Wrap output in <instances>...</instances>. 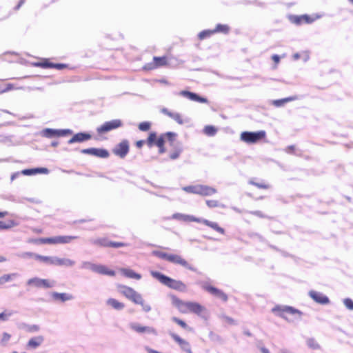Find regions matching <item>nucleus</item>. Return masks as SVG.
<instances>
[{"label": "nucleus", "instance_id": "nucleus-20", "mask_svg": "<svg viewBox=\"0 0 353 353\" xmlns=\"http://www.w3.org/2000/svg\"><path fill=\"white\" fill-rule=\"evenodd\" d=\"M172 219L179 220L183 222H198L200 221V218H196L192 215L185 214L181 213H174L172 216Z\"/></svg>", "mask_w": 353, "mask_h": 353}, {"label": "nucleus", "instance_id": "nucleus-26", "mask_svg": "<svg viewBox=\"0 0 353 353\" xmlns=\"http://www.w3.org/2000/svg\"><path fill=\"white\" fill-rule=\"evenodd\" d=\"M106 304L107 305L118 311L122 310L125 307V305L123 303L113 298L107 299Z\"/></svg>", "mask_w": 353, "mask_h": 353}, {"label": "nucleus", "instance_id": "nucleus-10", "mask_svg": "<svg viewBox=\"0 0 353 353\" xmlns=\"http://www.w3.org/2000/svg\"><path fill=\"white\" fill-rule=\"evenodd\" d=\"M123 123L120 119H114L105 122L97 128L99 134H103L122 126Z\"/></svg>", "mask_w": 353, "mask_h": 353}, {"label": "nucleus", "instance_id": "nucleus-40", "mask_svg": "<svg viewBox=\"0 0 353 353\" xmlns=\"http://www.w3.org/2000/svg\"><path fill=\"white\" fill-rule=\"evenodd\" d=\"M96 265H97L96 263H93L90 261H83L81 264V268L82 269L90 270L94 272L95 268H96Z\"/></svg>", "mask_w": 353, "mask_h": 353}, {"label": "nucleus", "instance_id": "nucleus-59", "mask_svg": "<svg viewBox=\"0 0 353 353\" xmlns=\"http://www.w3.org/2000/svg\"><path fill=\"white\" fill-rule=\"evenodd\" d=\"M30 332H37L39 330V327L37 325H33L28 329Z\"/></svg>", "mask_w": 353, "mask_h": 353}, {"label": "nucleus", "instance_id": "nucleus-24", "mask_svg": "<svg viewBox=\"0 0 353 353\" xmlns=\"http://www.w3.org/2000/svg\"><path fill=\"white\" fill-rule=\"evenodd\" d=\"M96 273L104 274V275H108L113 276L115 275V272L114 270H110L108 268L107 266L101 265V264H97L95 272Z\"/></svg>", "mask_w": 353, "mask_h": 353}, {"label": "nucleus", "instance_id": "nucleus-14", "mask_svg": "<svg viewBox=\"0 0 353 353\" xmlns=\"http://www.w3.org/2000/svg\"><path fill=\"white\" fill-rule=\"evenodd\" d=\"M202 288L211 294L221 299L223 301H226L228 300V296L224 292L213 286L204 283L202 285Z\"/></svg>", "mask_w": 353, "mask_h": 353}, {"label": "nucleus", "instance_id": "nucleus-49", "mask_svg": "<svg viewBox=\"0 0 353 353\" xmlns=\"http://www.w3.org/2000/svg\"><path fill=\"white\" fill-rule=\"evenodd\" d=\"M150 126H151V124L150 122L145 121V122H142V123H139V129L141 131L145 132V131H148L150 128Z\"/></svg>", "mask_w": 353, "mask_h": 353}, {"label": "nucleus", "instance_id": "nucleus-33", "mask_svg": "<svg viewBox=\"0 0 353 353\" xmlns=\"http://www.w3.org/2000/svg\"><path fill=\"white\" fill-rule=\"evenodd\" d=\"M297 99H298V97L296 96L295 97H290L284 98L282 99L274 100V101H273L272 103L276 107H281V106L283 105L285 103L294 101Z\"/></svg>", "mask_w": 353, "mask_h": 353}, {"label": "nucleus", "instance_id": "nucleus-11", "mask_svg": "<svg viewBox=\"0 0 353 353\" xmlns=\"http://www.w3.org/2000/svg\"><path fill=\"white\" fill-rule=\"evenodd\" d=\"M170 336L172 339L179 345L181 350L185 353H192L191 345L188 341L182 339L179 335L174 332H170Z\"/></svg>", "mask_w": 353, "mask_h": 353}, {"label": "nucleus", "instance_id": "nucleus-52", "mask_svg": "<svg viewBox=\"0 0 353 353\" xmlns=\"http://www.w3.org/2000/svg\"><path fill=\"white\" fill-rule=\"evenodd\" d=\"M343 303L348 310H353V301L351 299H345L343 300Z\"/></svg>", "mask_w": 353, "mask_h": 353}, {"label": "nucleus", "instance_id": "nucleus-51", "mask_svg": "<svg viewBox=\"0 0 353 353\" xmlns=\"http://www.w3.org/2000/svg\"><path fill=\"white\" fill-rule=\"evenodd\" d=\"M14 221H11L9 223H6L3 221H0V229L6 230L9 229L14 225Z\"/></svg>", "mask_w": 353, "mask_h": 353}, {"label": "nucleus", "instance_id": "nucleus-27", "mask_svg": "<svg viewBox=\"0 0 353 353\" xmlns=\"http://www.w3.org/2000/svg\"><path fill=\"white\" fill-rule=\"evenodd\" d=\"M75 265V261L68 258H57V266H63L65 268H72Z\"/></svg>", "mask_w": 353, "mask_h": 353}, {"label": "nucleus", "instance_id": "nucleus-31", "mask_svg": "<svg viewBox=\"0 0 353 353\" xmlns=\"http://www.w3.org/2000/svg\"><path fill=\"white\" fill-rule=\"evenodd\" d=\"M57 256H46L41 255H37L36 259L39 260L46 264L56 265Z\"/></svg>", "mask_w": 353, "mask_h": 353}, {"label": "nucleus", "instance_id": "nucleus-44", "mask_svg": "<svg viewBox=\"0 0 353 353\" xmlns=\"http://www.w3.org/2000/svg\"><path fill=\"white\" fill-rule=\"evenodd\" d=\"M307 345L308 347L313 350L319 349L320 346L318 343L313 339H308L307 340Z\"/></svg>", "mask_w": 353, "mask_h": 353}, {"label": "nucleus", "instance_id": "nucleus-42", "mask_svg": "<svg viewBox=\"0 0 353 353\" xmlns=\"http://www.w3.org/2000/svg\"><path fill=\"white\" fill-rule=\"evenodd\" d=\"M13 311L6 310L1 313H0V321H6L9 319V318L14 314Z\"/></svg>", "mask_w": 353, "mask_h": 353}, {"label": "nucleus", "instance_id": "nucleus-8", "mask_svg": "<svg viewBox=\"0 0 353 353\" xmlns=\"http://www.w3.org/2000/svg\"><path fill=\"white\" fill-rule=\"evenodd\" d=\"M71 134H72V130L70 129L57 130L52 128H46L41 132V136L46 138H52L54 137H64Z\"/></svg>", "mask_w": 353, "mask_h": 353}, {"label": "nucleus", "instance_id": "nucleus-48", "mask_svg": "<svg viewBox=\"0 0 353 353\" xmlns=\"http://www.w3.org/2000/svg\"><path fill=\"white\" fill-rule=\"evenodd\" d=\"M162 136L164 137L165 140L167 139L169 141L172 142L176 138V134L174 132H169L162 134Z\"/></svg>", "mask_w": 353, "mask_h": 353}, {"label": "nucleus", "instance_id": "nucleus-46", "mask_svg": "<svg viewBox=\"0 0 353 353\" xmlns=\"http://www.w3.org/2000/svg\"><path fill=\"white\" fill-rule=\"evenodd\" d=\"M212 34H213V31L212 30H203V31L201 32L199 34V38L201 40H202V39H205L207 37H210Z\"/></svg>", "mask_w": 353, "mask_h": 353}, {"label": "nucleus", "instance_id": "nucleus-55", "mask_svg": "<svg viewBox=\"0 0 353 353\" xmlns=\"http://www.w3.org/2000/svg\"><path fill=\"white\" fill-rule=\"evenodd\" d=\"M36 65L41 66L43 68H52L53 63H48V62H43V63H37Z\"/></svg>", "mask_w": 353, "mask_h": 353}, {"label": "nucleus", "instance_id": "nucleus-62", "mask_svg": "<svg viewBox=\"0 0 353 353\" xmlns=\"http://www.w3.org/2000/svg\"><path fill=\"white\" fill-rule=\"evenodd\" d=\"M144 143H145V141H143V140H140V141H137V143H136V145H137V148H141V147H142V146H143V145L144 144Z\"/></svg>", "mask_w": 353, "mask_h": 353}, {"label": "nucleus", "instance_id": "nucleus-4", "mask_svg": "<svg viewBox=\"0 0 353 353\" xmlns=\"http://www.w3.org/2000/svg\"><path fill=\"white\" fill-rule=\"evenodd\" d=\"M272 312L290 322L300 319L301 316L299 310L290 306H276L272 309Z\"/></svg>", "mask_w": 353, "mask_h": 353}, {"label": "nucleus", "instance_id": "nucleus-23", "mask_svg": "<svg viewBox=\"0 0 353 353\" xmlns=\"http://www.w3.org/2000/svg\"><path fill=\"white\" fill-rule=\"evenodd\" d=\"M49 173V170L46 168H36L31 169H25L21 172V174L26 176H31L35 175L37 174H48Z\"/></svg>", "mask_w": 353, "mask_h": 353}, {"label": "nucleus", "instance_id": "nucleus-30", "mask_svg": "<svg viewBox=\"0 0 353 353\" xmlns=\"http://www.w3.org/2000/svg\"><path fill=\"white\" fill-rule=\"evenodd\" d=\"M120 271L125 276L128 277V278L134 279L137 280H139L141 278V274L136 273L131 269L121 268L120 270Z\"/></svg>", "mask_w": 353, "mask_h": 353}, {"label": "nucleus", "instance_id": "nucleus-5", "mask_svg": "<svg viewBox=\"0 0 353 353\" xmlns=\"http://www.w3.org/2000/svg\"><path fill=\"white\" fill-rule=\"evenodd\" d=\"M266 136V132L264 130L258 132H248L245 131L241 132L240 139L247 144L256 143L260 140L264 139Z\"/></svg>", "mask_w": 353, "mask_h": 353}, {"label": "nucleus", "instance_id": "nucleus-3", "mask_svg": "<svg viewBox=\"0 0 353 353\" xmlns=\"http://www.w3.org/2000/svg\"><path fill=\"white\" fill-rule=\"evenodd\" d=\"M150 274L160 283L170 288L181 292H184L186 290L185 285L181 281L174 280L157 271H151Z\"/></svg>", "mask_w": 353, "mask_h": 353}, {"label": "nucleus", "instance_id": "nucleus-37", "mask_svg": "<svg viewBox=\"0 0 353 353\" xmlns=\"http://www.w3.org/2000/svg\"><path fill=\"white\" fill-rule=\"evenodd\" d=\"M11 335L7 332H3L1 335V338L0 339V345L2 347H6L8 345L10 339Z\"/></svg>", "mask_w": 353, "mask_h": 353}, {"label": "nucleus", "instance_id": "nucleus-34", "mask_svg": "<svg viewBox=\"0 0 353 353\" xmlns=\"http://www.w3.org/2000/svg\"><path fill=\"white\" fill-rule=\"evenodd\" d=\"M213 34L216 32H222L224 34H228L230 31V27L225 24H217L216 28L212 30Z\"/></svg>", "mask_w": 353, "mask_h": 353}, {"label": "nucleus", "instance_id": "nucleus-2", "mask_svg": "<svg viewBox=\"0 0 353 353\" xmlns=\"http://www.w3.org/2000/svg\"><path fill=\"white\" fill-rule=\"evenodd\" d=\"M119 290L128 299L130 300L135 304L140 305L144 312H149L151 311L152 307L150 305L146 303L143 300L142 296L133 288L125 285H120L119 287Z\"/></svg>", "mask_w": 353, "mask_h": 353}, {"label": "nucleus", "instance_id": "nucleus-12", "mask_svg": "<svg viewBox=\"0 0 353 353\" xmlns=\"http://www.w3.org/2000/svg\"><path fill=\"white\" fill-rule=\"evenodd\" d=\"M129 152V143L126 140L122 141L118 145H117L113 149V153L121 157L124 158Z\"/></svg>", "mask_w": 353, "mask_h": 353}, {"label": "nucleus", "instance_id": "nucleus-56", "mask_svg": "<svg viewBox=\"0 0 353 353\" xmlns=\"http://www.w3.org/2000/svg\"><path fill=\"white\" fill-rule=\"evenodd\" d=\"M124 244L123 243H118V242H109V247H113V248H120L123 246Z\"/></svg>", "mask_w": 353, "mask_h": 353}, {"label": "nucleus", "instance_id": "nucleus-9", "mask_svg": "<svg viewBox=\"0 0 353 353\" xmlns=\"http://www.w3.org/2000/svg\"><path fill=\"white\" fill-rule=\"evenodd\" d=\"M77 239L76 236H56L41 239V242L48 244H65L70 243L72 240Z\"/></svg>", "mask_w": 353, "mask_h": 353}, {"label": "nucleus", "instance_id": "nucleus-60", "mask_svg": "<svg viewBox=\"0 0 353 353\" xmlns=\"http://www.w3.org/2000/svg\"><path fill=\"white\" fill-rule=\"evenodd\" d=\"M272 59L276 64L279 63L280 61V57L277 54L272 55Z\"/></svg>", "mask_w": 353, "mask_h": 353}, {"label": "nucleus", "instance_id": "nucleus-64", "mask_svg": "<svg viewBox=\"0 0 353 353\" xmlns=\"http://www.w3.org/2000/svg\"><path fill=\"white\" fill-rule=\"evenodd\" d=\"M261 351L262 353H270L269 350L265 347H261Z\"/></svg>", "mask_w": 353, "mask_h": 353}, {"label": "nucleus", "instance_id": "nucleus-17", "mask_svg": "<svg viewBox=\"0 0 353 353\" xmlns=\"http://www.w3.org/2000/svg\"><path fill=\"white\" fill-rule=\"evenodd\" d=\"M154 62L150 63L144 66L145 70H152L159 67L165 65L167 60L165 57H154L153 58Z\"/></svg>", "mask_w": 353, "mask_h": 353}, {"label": "nucleus", "instance_id": "nucleus-35", "mask_svg": "<svg viewBox=\"0 0 353 353\" xmlns=\"http://www.w3.org/2000/svg\"><path fill=\"white\" fill-rule=\"evenodd\" d=\"M18 276L17 273H11L8 274H4L0 277L1 284L3 285L6 282H9L14 279L15 277Z\"/></svg>", "mask_w": 353, "mask_h": 353}, {"label": "nucleus", "instance_id": "nucleus-54", "mask_svg": "<svg viewBox=\"0 0 353 353\" xmlns=\"http://www.w3.org/2000/svg\"><path fill=\"white\" fill-rule=\"evenodd\" d=\"M12 88V84H7L4 88L0 87V94L11 90Z\"/></svg>", "mask_w": 353, "mask_h": 353}, {"label": "nucleus", "instance_id": "nucleus-41", "mask_svg": "<svg viewBox=\"0 0 353 353\" xmlns=\"http://www.w3.org/2000/svg\"><path fill=\"white\" fill-rule=\"evenodd\" d=\"M157 134L155 132H150L147 139V144L149 147H152L157 141Z\"/></svg>", "mask_w": 353, "mask_h": 353}, {"label": "nucleus", "instance_id": "nucleus-43", "mask_svg": "<svg viewBox=\"0 0 353 353\" xmlns=\"http://www.w3.org/2000/svg\"><path fill=\"white\" fill-rule=\"evenodd\" d=\"M302 21L307 23H310L314 21V19H310V17L307 15H303L301 17H297L295 22L296 23H301Z\"/></svg>", "mask_w": 353, "mask_h": 353}, {"label": "nucleus", "instance_id": "nucleus-36", "mask_svg": "<svg viewBox=\"0 0 353 353\" xmlns=\"http://www.w3.org/2000/svg\"><path fill=\"white\" fill-rule=\"evenodd\" d=\"M182 189L188 193L199 194V185L185 186Z\"/></svg>", "mask_w": 353, "mask_h": 353}, {"label": "nucleus", "instance_id": "nucleus-7", "mask_svg": "<svg viewBox=\"0 0 353 353\" xmlns=\"http://www.w3.org/2000/svg\"><path fill=\"white\" fill-rule=\"evenodd\" d=\"M129 327L132 331L138 334H148L154 336L158 335V332L154 327L152 326L142 325L139 323L132 322L129 324Z\"/></svg>", "mask_w": 353, "mask_h": 353}, {"label": "nucleus", "instance_id": "nucleus-38", "mask_svg": "<svg viewBox=\"0 0 353 353\" xmlns=\"http://www.w3.org/2000/svg\"><path fill=\"white\" fill-rule=\"evenodd\" d=\"M172 321L174 323H177L179 326H181L182 328L188 330V331H192V328L189 327L185 321H183L181 319H179L175 316L172 317Z\"/></svg>", "mask_w": 353, "mask_h": 353}, {"label": "nucleus", "instance_id": "nucleus-32", "mask_svg": "<svg viewBox=\"0 0 353 353\" xmlns=\"http://www.w3.org/2000/svg\"><path fill=\"white\" fill-rule=\"evenodd\" d=\"M90 243L103 247H109V241L105 238L92 239L90 240Z\"/></svg>", "mask_w": 353, "mask_h": 353}, {"label": "nucleus", "instance_id": "nucleus-29", "mask_svg": "<svg viewBox=\"0 0 353 353\" xmlns=\"http://www.w3.org/2000/svg\"><path fill=\"white\" fill-rule=\"evenodd\" d=\"M43 341V336H35V337L31 338L28 341L27 346L28 347H30L32 349H36L41 345Z\"/></svg>", "mask_w": 353, "mask_h": 353}, {"label": "nucleus", "instance_id": "nucleus-18", "mask_svg": "<svg viewBox=\"0 0 353 353\" xmlns=\"http://www.w3.org/2000/svg\"><path fill=\"white\" fill-rule=\"evenodd\" d=\"M51 297L54 301H60L62 303L74 299V296L71 294L66 293V292L60 293V292H53L51 294Z\"/></svg>", "mask_w": 353, "mask_h": 353}, {"label": "nucleus", "instance_id": "nucleus-39", "mask_svg": "<svg viewBox=\"0 0 353 353\" xmlns=\"http://www.w3.org/2000/svg\"><path fill=\"white\" fill-rule=\"evenodd\" d=\"M217 132V129L213 125H206L203 129V132L210 137L214 136Z\"/></svg>", "mask_w": 353, "mask_h": 353}, {"label": "nucleus", "instance_id": "nucleus-25", "mask_svg": "<svg viewBox=\"0 0 353 353\" xmlns=\"http://www.w3.org/2000/svg\"><path fill=\"white\" fill-rule=\"evenodd\" d=\"M217 190L213 187L199 185V195L201 196H211L216 193Z\"/></svg>", "mask_w": 353, "mask_h": 353}, {"label": "nucleus", "instance_id": "nucleus-45", "mask_svg": "<svg viewBox=\"0 0 353 353\" xmlns=\"http://www.w3.org/2000/svg\"><path fill=\"white\" fill-rule=\"evenodd\" d=\"M152 254L160 258V259H165L167 261L168 259L169 254H167L165 252H163L158 251V250H154L152 252Z\"/></svg>", "mask_w": 353, "mask_h": 353}, {"label": "nucleus", "instance_id": "nucleus-21", "mask_svg": "<svg viewBox=\"0 0 353 353\" xmlns=\"http://www.w3.org/2000/svg\"><path fill=\"white\" fill-rule=\"evenodd\" d=\"M91 139V135L85 132H79L74 134L68 141V144L82 143Z\"/></svg>", "mask_w": 353, "mask_h": 353}, {"label": "nucleus", "instance_id": "nucleus-6", "mask_svg": "<svg viewBox=\"0 0 353 353\" xmlns=\"http://www.w3.org/2000/svg\"><path fill=\"white\" fill-rule=\"evenodd\" d=\"M26 284L37 288H52L55 286L56 282L53 280L43 279L39 277H33L28 279Z\"/></svg>", "mask_w": 353, "mask_h": 353}, {"label": "nucleus", "instance_id": "nucleus-13", "mask_svg": "<svg viewBox=\"0 0 353 353\" xmlns=\"http://www.w3.org/2000/svg\"><path fill=\"white\" fill-rule=\"evenodd\" d=\"M83 154H90L100 158H108L109 157V152L105 149L101 148H87L81 150Z\"/></svg>", "mask_w": 353, "mask_h": 353}, {"label": "nucleus", "instance_id": "nucleus-19", "mask_svg": "<svg viewBox=\"0 0 353 353\" xmlns=\"http://www.w3.org/2000/svg\"><path fill=\"white\" fill-rule=\"evenodd\" d=\"M310 296L316 303L320 304H327L329 303V299L321 292L311 290L309 292Z\"/></svg>", "mask_w": 353, "mask_h": 353}, {"label": "nucleus", "instance_id": "nucleus-53", "mask_svg": "<svg viewBox=\"0 0 353 353\" xmlns=\"http://www.w3.org/2000/svg\"><path fill=\"white\" fill-rule=\"evenodd\" d=\"M164 143H165V139H164V137H163L162 135L160 136L156 141L155 142V145L157 146V147H161V146H164Z\"/></svg>", "mask_w": 353, "mask_h": 353}, {"label": "nucleus", "instance_id": "nucleus-15", "mask_svg": "<svg viewBox=\"0 0 353 353\" xmlns=\"http://www.w3.org/2000/svg\"><path fill=\"white\" fill-rule=\"evenodd\" d=\"M168 261L175 264H179L188 270H194V268L180 255L169 254Z\"/></svg>", "mask_w": 353, "mask_h": 353}, {"label": "nucleus", "instance_id": "nucleus-57", "mask_svg": "<svg viewBox=\"0 0 353 353\" xmlns=\"http://www.w3.org/2000/svg\"><path fill=\"white\" fill-rule=\"evenodd\" d=\"M252 185L259 188H263V189H268L269 186L268 185L263 184V183H254V182H250Z\"/></svg>", "mask_w": 353, "mask_h": 353}, {"label": "nucleus", "instance_id": "nucleus-28", "mask_svg": "<svg viewBox=\"0 0 353 353\" xmlns=\"http://www.w3.org/2000/svg\"><path fill=\"white\" fill-rule=\"evenodd\" d=\"M199 223H203L205 225L210 227L213 230H216V232L222 234H224L225 232L224 229L219 226V225L215 222H212L207 219H200V221H199Z\"/></svg>", "mask_w": 353, "mask_h": 353}, {"label": "nucleus", "instance_id": "nucleus-50", "mask_svg": "<svg viewBox=\"0 0 353 353\" xmlns=\"http://www.w3.org/2000/svg\"><path fill=\"white\" fill-rule=\"evenodd\" d=\"M206 204L209 208H216V207H224V205H220L219 202L216 200H207Z\"/></svg>", "mask_w": 353, "mask_h": 353}, {"label": "nucleus", "instance_id": "nucleus-61", "mask_svg": "<svg viewBox=\"0 0 353 353\" xmlns=\"http://www.w3.org/2000/svg\"><path fill=\"white\" fill-rule=\"evenodd\" d=\"M65 65L63 64L58 63V64H53L52 68H55L57 69L61 70L63 68Z\"/></svg>", "mask_w": 353, "mask_h": 353}, {"label": "nucleus", "instance_id": "nucleus-47", "mask_svg": "<svg viewBox=\"0 0 353 353\" xmlns=\"http://www.w3.org/2000/svg\"><path fill=\"white\" fill-rule=\"evenodd\" d=\"M37 255H38V254H34L33 252H22V253L18 254V256L22 259H30V258L36 259Z\"/></svg>", "mask_w": 353, "mask_h": 353}, {"label": "nucleus", "instance_id": "nucleus-58", "mask_svg": "<svg viewBox=\"0 0 353 353\" xmlns=\"http://www.w3.org/2000/svg\"><path fill=\"white\" fill-rule=\"evenodd\" d=\"M179 154H180V151H176L174 152H172L170 154V157L172 159H177L179 157Z\"/></svg>", "mask_w": 353, "mask_h": 353}, {"label": "nucleus", "instance_id": "nucleus-16", "mask_svg": "<svg viewBox=\"0 0 353 353\" xmlns=\"http://www.w3.org/2000/svg\"><path fill=\"white\" fill-rule=\"evenodd\" d=\"M179 94L193 101H197L203 103H208V99L206 98L201 97L196 93L191 92L187 90H182L180 92H179Z\"/></svg>", "mask_w": 353, "mask_h": 353}, {"label": "nucleus", "instance_id": "nucleus-22", "mask_svg": "<svg viewBox=\"0 0 353 353\" xmlns=\"http://www.w3.org/2000/svg\"><path fill=\"white\" fill-rule=\"evenodd\" d=\"M161 112L167 115L170 118L172 119L180 125H182L185 123V121L182 119L181 115L178 112L170 111L168 109L165 108L161 110Z\"/></svg>", "mask_w": 353, "mask_h": 353}, {"label": "nucleus", "instance_id": "nucleus-63", "mask_svg": "<svg viewBox=\"0 0 353 353\" xmlns=\"http://www.w3.org/2000/svg\"><path fill=\"white\" fill-rule=\"evenodd\" d=\"M20 174L19 172H15L12 174L11 176V180L13 181L16 177H17Z\"/></svg>", "mask_w": 353, "mask_h": 353}, {"label": "nucleus", "instance_id": "nucleus-1", "mask_svg": "<svg viewBox=\"0 0 353 353\" xmlns=\"http://www.w3.org/2000/svg\"><path fill=\"white\" fill-rule=\"evenodd\" d=\"M172 305L176 307L181 313L187 314L192 312L201 316L205 311V307L200 303L194 301H183L175 296H171Z\"/></svg>", "mask_w": 353, "mask_h": 353}]
</instances>
